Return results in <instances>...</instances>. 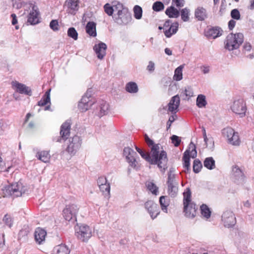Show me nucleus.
Masks as SVG:
<instances>
[{"label":"nucleus","mask_w":254,"mask_h":254,"mask_svg":"<svg viewBox=\"0 0 254 254\" xmlns=\"http://www.w3.org/2000/svg\"><path fill=\"white\" fill-rule=\"evenodd\" d=\"M145 140L150 148V153L145 152L138 147L136 150L141 157L150 164L157 165L160 171L164 172L168 168V159L167 152L163 149L160 144H155L146 134L145 135Z\"/></svg>","instance_id":"f257e3e1"},{"label":"nucleus","mask_w":254,"mask_h":254,"mask_svg":"<svg viewBox=\"0 0 254 254\" xmlns=\"http://www.w3.org/2000/svg\"><path fill=\"white\" fill-rule=\"evenodd\" d=\"M243 35L242 33H230L226 37L225 44V48L232 51L238 49L243 42Z\"/></svg>","instance_id":"f03ea898"},{"label":"nucleus","mask_w":254,"mask_h":254,"mask_svg":"<svg viewBox=\"0 0 254 254\" xmlns=\"http://www.w3.org/2000/svg\"><path fill=\"white\" fill-rule=\"evenodd\" d=\"M26 187L21 182L13 183L11 185L5 187L2 190L5 196L13 195L20 196L25 193Z\"/></svg>","instance_id":"7ed1b4c3"},{"label":"nucleus","mask_w":254,"mask_h":254,"mask_svg":"<svg viewBox=\"0 0 254 254\" xmlns=\"http://www.w3.org/2000/svg\"><path fill=\"white\" fill-rule=\"evenodd\" d=\"M222 134L229 144L234 146L240 145L241 140L239 133L232 127H227L224 128L222 130Z\"/></svg>","instance_id":"20e7f679"},{"label":"nucleus","mask_w":254,"mask_h":254,"mask_svg":"<svg viewBox=\"0 0 254 254\" xmlns=\"http://www.w3.org/2000/svg\"><path fill=\"white\" fill-rule=\"evenodd\" d=\"M230 110L236 115L242 117L245 115L247 108L246 103L242 99H236L230 105Z\"/></svg>","instance_id":"39448f33"},{"label":"nucleus","mask_w":254,"mask_h":254,"mask_svg":"<svg viewBox=\"0 0 254 254\" xmlns=\"http://www.w3.org/2000/svg\"><path fill=\"white\" fill-rule=\"evenodd\" d=\"M75 235L79 240L87 242L92 236V229L86 225H81L76 229Z\"/></svg>","instance_id":"423d86ee"},{"label":"nucleus","mask_w":254,"mask_h":254,"mask_svg":"<svg viewBox=\"0 0 254 254\" xmlns=\"http://www.w3.org/2000/svg\"><path fill=\"white\" fill-rule=\"evenodd\" d=\"M94 102L87 92L79 100L77 104L78 110L80 112H85L93 105Z\"/></svg>","instance_id":"0eeeda50"},{"label":"nucleus","mask_w":254,"mask_h":254,"mask_svg":"<svg viewBox=\"0 0 254 254\" xmlns=\"http://www.w3.org/2000/svg\"><path fill=\"white\" fill-rule=\"evenodd\" d=\"M197 155V152L195 149V145L190 143L189 144V148L187 150L184 154L183 160L184 161V166L188 171L190 168V158H194Z\"/></svg>","instance_id":"6e6552de"},{"label":"nucleus","mask_w":254,"mask_h":254,"mask_svg":"<svg viewBox=\"0 0 254 254\" xmlns=\"http://www.w3.org/2000/svg\"><path fill=\"white\" fill-rule=\"evenodd\" d=\"M97 184L102 194L105 197L109 198L110 195V184L106 178L103 176L99 177L97 181Z\"/></svg>","instance_id":"1a4fd4ad"},{"label":"nucleus","mask_w":254,"mask_h":254,"mask_svg":"<svg viewBox=\"0 0 254 254\" xmlns=\"http://www.w3.org/2000/svg\"><path fill=\"white\" fill-rule=\"evenodd\" d=\"M222 221L224 226L228 228L234 226L236 223L234 214L229 210L223 212L222 215Z\"/></svg>","instance_id":"9d476101"},{"label":"nucleus","mask_w":254,"mask_h":254,"mask_svg":"<svg viewBox=\"0 0 254 254\" xmlns=\"http://www.w3.org/2000/svg\"><path fill=\"white\" fill-rule=\"evenodd\" d=\"M12 88L16 92L20 94H24L29 96L32 95V90L31 88L26 85L19 83L14 80L11 83Z\"/></svg>","instance_id":"9b49d317"},{"label":"nucleus","mask_w":254,"mask_h":254,"mask_svg":"<svg viewBox=\"0 0 254 254\" xmlns=\"http://www.w3.org/2000/svg\"><path fill=\"white\" fill-rule=\"evenodd\" d=\"M26 7L30 9L28 16V22L31 24H36L39 22V11L37 6L29 4L25 5Z\"/></svg>","instance_id":"f8f14e48"},{"label":"nucleus","mask_w":254,"mask_h":254,"mask_svg":"<svg viewBox=\"0 0 254 254\" xmlns=\"http://www.w3.org/2000/svg\"><path fill=\"white\" fill-rule=\"evenodd\" d=\"M81 145V139L78 136H74L69 140L67 150L71 154H74L80 148Z\"/></svg>","instance_id":"ddd939ff"},{"label":"nucleus","mask_w":254,"mask_h":254,"mask_svg":"<svg viewBox=\"0 0 254 254\" xmlns=\"http://www.w3.org/2000/svg\"><path fill=\"white\" fill-rule=\"evenodd\" d=\"M78 207L75 204L68 205L63 210V216L66 220H70L78 211Z\"/></svg>","instance_id":"4468645a"},{"label":"nucleus","mask_w":254,"mask_h":254,"mask_svg":"<svg viewBox=\"0 0 254 254\" xmlns=\"http://www.w3.org/2000/svg\"><path fill=\"white\" fill-rule=\"evenodd\" d=\"M124 156L130 165L135 167L136 166V161L135 158V152L130 147H126L124 149Z\"/></svg>","instance_id":"2eb2a0df"},{"label":"nucleus","mask_w":254,"mask_h":254,"mask_svg":"<svg viewBox=\"0 0 254 254\" xmlns=\"http://www.w3.org/2000/svg\"><path fill=\"white\" fill-rule=\"evenodd\" d=\"M145 207L152 219L156 218L160 213L159 208L157 204L152 201L146 202Z\"/></svg>","instance_id":"dca6fc26"},{"label":"nucleus","mask_w":254,"mask_h":254,"mask_svg":"<svg viewBox=\"0 0 254 254\" xmlns=\"http://www.w3.org/2000/svg\"><path fill=\"white\" fill-rule=\"evenodd\" d=\"M107 48L106 44L101 42L94 45L93 50L99 59L102 60L104 58L106 54Z\"/></svg>","instance_id":"f3484780"},{"label":"nucleus","mask_w":254,"mask_h":254,"mask_svg":"<svg viewBox=\"0 0 254 254\" xmlns=\"http://www.w3.org/2000/svg\"><path fill=\"white\" fill-rule=\"evenodd\" d=\"M197 207L195 203L184 205L185 216L189 218H193L196 215Z\"/></svg>","instance_id":"a211bd4d"},{"label":"nucleus","mask_w":254,"mask_h":254,"mask_svg":"<svg viewBox=\"0 0 254 254\" xmlns=\"http://www.w3.org/2000/svg\"><path fill=\"white\" fill-rule=\"evenodd\" d=\"M231 178L236 183H239L244 180V174L242 170L237 166H234L232 169Z\"/></svg>","instance_id":"6ab92c4d"},{"label":"nucleus","mask_w":254,"mask_h":254,"mask_svg":"<svg viewBox=\"0 0 254 254\" xmlns=\"http://www.w3.org/2000/svg\"><path fill=\"white\" fill-rule=\"evenodd\" d=\"M115 12H117V16L119 19H123L127 17L128 15V10L125 8L123 5L120 3H118L115 5Z\"/></svg>","instance_id":"aec40b11"},{"label":"nucleus","mask_w":254,"mask_h":254,"mask_svg":"<svg viewBox=\"0 0 254 254\" xmlns=\"http://www.w3.org/2000/svg\"><path fill=\"white\" fill-rule=\"evenodd\" d=\"M222 34V30L218 27L211 28L206 32V35L207 37L213 39H215L220 36Z\"/></svg>","instance_id":"412c9836"},{"label":"nucleus","mask_w":254,"mask_h":254,"mask_svg":"<svg viewBox=\"0 0 254 254\" xmlns=\"http://www.w3.org/2000/svg\"><path fill=\"white\" fill-rule=\"evenodd\" d=\"M47 235L46 232L41 228H38L36 229L35 232V239L36 241L41 244L44 241Z\"/></svg>","instance_id":"4be33fe9"},{"label":"nucleus","mask_w":254,"mask_h":254,"mask_svg":"<svg viewBox=\"0 0 254 254\" xmlns=\"http://www.w3.org/2000/svg\"><path fill=\"white\" fill-rule=\"evenodd\" d=\"M180 101V98L178 96L173 97L168 104V110L170 112L175 111L178 108Z\"/></svg>","instance_id":"5701e85b"},{"label":"nucleus","mask_w":254,"mask_h":254,"mask_svg":"<svg viewBox=\"0 0 254 254\" xmlns=\"http://www.w3.org/2000/svg\"><path fill=\"white\" fill-rule=\"evenodd\" d=\"M194 15L198 20H203L207 17L206 9L203 7H198L195 10Z\"/></svg>","instance_id":"b1692460"},{"label":"nucleus","mask_w":254,"mask_h":254,"mask_svg":"<svg viewBox=\"0 0 254 254\" xmlns=\"http://www.w3.org/2000/svg\"><path fill=\"white\" fill-rule=\"evenodd\" d=\"M70 124L68 122L64 123L61 127L60 134L62 138L66 139L69 135Z\"/></svg>","instance_id":"393cba45"},{"label":"nucleus","mask_w":254,"mask_h":254,"mask_svg":"<svg viewBox=\"0 0 254 254\" xmlns=\"http://www.w3.org/2000/svg\"><path fill=\"white\" fill-rule=\"evenodd\" d=\"M70 250L65 245H59L56 246L53 250V254H69Z\"/></svg>","instance_id":"a878e982"},{"label":"nucleus","mask_w":254,"mask_h":254,"mask_svg":"<svg viewBox=\"0 0 254 254\" xmlns=\"http://www.w3.org/2000/svg\"><path fill=\"white\" fill-rule=\"evenodd\" d=\"M110 112V106L106 102H102L100 103L98 116L100 117L107 115Z\"/></svg>","instance_id":"bb28decb"},{"label":"nucleus","mask_w":254,"mask_h":254,"mask_svg":"<svg viewBox=\"0 0 254 254\" xmlns=\"http://www.w3.org/2000/svg\"><path fill=\"white\" fill-rule=\"evenodd\" d=\"M79 0H66L65 4L70 12L76 11L78 8Z\"/></svg>","instance_id":"cd10ccee"},{"label":"nucleus","mask_w":254,"mask_h":254,"mask_svg":"<svg viewBox=\"0 0 254 254\" xmlns=\"http://www.w3.org/2000/svg\"><path fill=\"white\" fill-rule=\"evenodd\" d=\"M165 13L171 18H178L180 14L179 10L173 6L168 7L165 11Z\"/></svg>","instance_id":"c85d7f7f"},{"label":"nucleus","mask_w":254,"mask_h":254,"mask_svg":"<svg viewBox=\"0 0 254 254\" xmlns=\"http://www.w3.org/2000/svg\"><path fill=\"white\" fill-rule=\"evenodd\" d=\"M86 31L90 36L95 37L97 35L96 24L93 22H88L86 26Z\"/></svg>","instance_id":"c756f323"},{"label":"nucleus","mask_w":254,"mask_h":254,"mask_svg":"<svg viewBox=\"0 0 254 254\" xmlns=\"http://www.w3.org/2000/svg\"><path fill=\"white\" fill-rule=\"evenodd\" d=\"M38 158L44 162H48L50 159L51 156L48 151H41L37 153Z\"/></svg>","instance_id":"7c9ffc66"},{"label":"nucleus","mask_w":254,"mask_h":254,"mask_svg":"<svg viewBox=\"0 0 254 254\" xmlns=\"http://www.w3.org/2000/svg\"><path fill=\"white\" fill-rule=\"evenodd\" d=\"M179 23L175 22L173 23L168 30L165 31V35L167 37H170L173 34L176 33L178 29Z\"/></svg>","instance_id":"2f4dec72"},{"label":"nucleus","mask_w":254,"mask_h":254,"mask_svg":"<svg viewBox=\"0 0 254 254\" xmlns=\"http://www.w3.org/2000/svg\"><path fill=\"white\" fill-rule=\"evenodd\" d=\"M196 104L198 108L205 107L207 104L205 96L203 94L198 95L196 98Z\"/></svg>","instance_id":"473e14b6"},{"label":"nucleus","mask_w":254,"mask_h":254,"mask_svg":"<svg viewBox=\"0 0 254 254\" xmlns=\"http://www.w3.org/2000/svg\"><path fill=\"white\" fill-rule=\"evenodd\" d=\"M160 204L162 211L165 213L168 212L167 207L169 205V201L165 196H162L159 199Z\"/></svg>","instance_id":"72a5a7b5"},{"label":"nucleus","mask_w":254,"mask_h":254,"mask_svg":"<svg viewBox=\"0 0 254 254\" xmlns=\"http://www.w3.org/2000/svg\"><path fill=\"white\" fill-rule=\"evenodd\" d=\"M51 89H49L45 94L43 98L38 102V105L44 106L48 103H50V92Z\"/></svg>","instance_id":"f704fd0d"},{"label":"nucleus","mask_w":254,"mask_h":254,"mask_svg":"<svg viewBox=\"0 0 254 254\" xmlns=\"http://www.w3.org/2000/svg\"><path fill=\"white\" fill-rule=\"evenodd\" d=\"M178 191V184L176 182L172 181L169 183L168 192L169 194L174 195Z\"/></svg>","instance_id":"c9c22d12"},{"label":"nucleus","mask_w":254,"mask_h":254,"mask_svg":"<svg viewBox=\"0 0 254 254\" xmlns=\"http://www.w3.org/2000/svg\"><path fill=\"white\" fill-rule=\"evenodd\" d=\"M190 203H194L191 201L190 190L187 189L186 191L184 192V206L190 204Z\"/></svg>","instance_id":"e433bc0d"},{"label":"nucleus","mask_w":254,"mask_h":254,"mask_svg":"<svg viewBox=\"0 0 254 254\" xmlns=\"http://www.w3.org/2000/svg\"><path fill=\"white\" fill-rule=\"evenodd\" d=\"M184 66L180 65L175 70L173 78L176 81H180L183 78V69Z\"/></svg>","instance_id":"4c0bfd02"},{"label":"nucleus","mask_w":254,"mask_h":254,"mask_svg":"<svg viewBox=\"0 0 254 254\" xmlns=\"http://www.w3.org/2000/svg\"><path fill=\"white\" fill-rule=\"evenodd\" d=\"M201 214L203 217L208 219L211 215V211L209 207L205 204L200 206Z\"/></svg>","instance_id":"58836bf2"},{"label":"nucleus","mask_w":254,"mask_h":254,"mask_svg":"<svg viewBox=\"0 0 254 254\" xmlns=\"http://www.w3.org/2000/svg\"><path fill=\"white\" fill-rule=\"evenodd\" d=\"M2 221L5 225L9 228H11L12 226L14 223L12 217L8 214H6L4 216L2 219Z\"/></svg>","instance_id":"ea45409f"},{"label":"nucleus","mask_w":254,"mask_h":254,"mask_svg":"<svg viewBox=\"0 0 254 254\" xmlns=\"http://www.w3.org/2000/svg\"><path fill=\"white\" fill-rule=\"evenodd\" d=\"M182 19L185 21H188L190 19V10L186 7L181 10Z\"/></svg>","instance_id":"a19ab883"},{"label":"nucleus","mask_w":254,"mask_h":254,"mask_svg":"<svg viewBox=\"0 0 254 254\" xmlns=\"http://www.w3.org/2000/svg\"><path fill=\"white\" fill-rule=\"evenodd\" d=\"M126 90L130 93H135L138 90V87L135 83L130 82L127 84Z\"/></svg>","instance_id":"79ce46f5"},{"label":"nucleus","mask_w":254,"mask_h":254,"mask_svg":"<svg viewBox=\"0 0 254 254\" xmlns=\"http://www.w3.org/2000/svg\"><path fill=\"white\" fill-rule=\"evenodd\" d=\"M204 166L208 169H213L215 167V161L211 157L207 158L204 162Z\"/></svg>","instance_id":"37998d69"},{"label":"nucleus","mask_w":254,"mask_h":254,"mask_svg":"<svg viewBox=\"0 0 254 254\" xmlns=\"http://www.w3.org/2000/svg\"><path fill=\"white\" fill-rule=\"evenodd\" d=\"M12 165L6 167V163L4 161L1 156H0V170L1 171L8 173L10 171Z\"/></svg>","instance_id":"c03bdc74"},{"label":"nucleus","mask_w":254,"mask_h":254,"mask_svg":"<svg viewBox=\"0 0 254 254\" xmlns=\"http://www.w3.org/2000/svg\"><path fill=\"white\" fill-rule=\"evenodd\" d=\"M148 190L155 195L158 194V188L152 182H149L147 185Z\"/></svg>","instance_id":"a18cd8bd"},{"label":"nucleus","mask_w":254,"mask_h":254,"mask_svg":"<svg viewBox=\"0 0 254 254\" xmlns=\"http://www.w3.org/2000/svg\"><path fill=\"white\" fill-rule=\"evenodd\" d=\"M67 35L74 40H77L78 39V33L73 27H70L68 29Z\"/></svg>","instance_id":"49530a36"},{"label":"nucleus","mask_w":254,"mask_h":254,"mask_svg":"<svg viewBox=\"0 0 254 254\" xmlns=\"http://www.w3.org/2000/svg\"><path fill=\"white\" fill-rule=\"evenodd\" d=\"M134 15L135 18L139 19L142 17V10L141 7L135 5L133 8Z\"/></svg>","instance_id":"de8ad7c7"},{"label":"nucleus","mask_w":254,"mask_h":254,"mask_svg":"<svg viewBox=\"0 0 254 254\" xmlns=\"http://www.w3.org/2000/svg\"><path fill=\"white\" fill-rule=\"evenodd\" d=\"M202 168V164L198 160H195L193 162V170L195 173H198Z\"/></svg>","instance_id":"09e8293b"},{"label":"nucleus","mask_w":254,"mask_h":254,"mask_svg":"<svg viewBox=\"0 0 254 254\" xmlns=\"http://www.w3.org/2000/svg\"><path fill=\"white\" fill-rule=\"evenodd\" d=\"M164 8V4L161 1H156L154 3L152 8L155 11H159Z\"/></svg>","instance_id":"8fccbe9b"},{"label":"nucleus","mask_w":254,"mask_h":254,"mask_svg":"<svg viewBox=\"0 0 254 254\" xmlns=\"http://www.w3.org/2000/svg\"><path fill=\"white\" fill-rule=\"evenodd\" d=\"M104 7L106 13L110 16L112 15L113 11H115V5L112 7L110 4L106 3Z\"/></svg>","instance_id":"3c124183"},{"label":"nucleus","mask_w":254,"mask_h":254,"mask_svg":"<svg viewBox=\"0 0 254 254\" xmlns=\"http://www.w3.org/2000/svg\"><path fill=\"white\" fill-rule=\"evenodd\" d=\"M171 140L172 143L176 147L178 146L181 142V138L176 135H172L171 137Z\"/></svg>","instance_id":"603ef678"},{"label":"nucleus","mask_w":254,"mask_h":254,"mask_svg":"<svg viewBox=\"0 0 254 254\" xmlns=\"http://www.w3.org/2000/svg\"><path fill=\"white\" fill-rule=\"evenodd\" d=\"M183 93L186 96V97L188 99H189L193 96V90L192 88L190 87H188L186 88L184 90Z\"/></svg>","instance_id":"864d4df0"},{"label":"nucleus","mask_w":254,"mask_h":254,"mask_svg":"<svg viewBox=\"0 0 254 254\" xmlns=\"http://www.w3.org/2000/svg\"><path fill=\"white\" fill-rule=\"evenodd\" d=\"M204 138L206 146L210 148H212L214 146V141L213 139L211 137L207 138L206 135H204Z\"/></svg>","instance_id":"5fc2aeb1"},{"label":"nucleus","mask_w":254,"mask_h":254,"mask_svg":"<svg viewBox=\"0 0 254 254\" xmlns=\"http://www.w3.org/2000/svg\"><path fill=\"white\" fill-rule=\"evenodd\" d=\"M50 28L54 31H58L59 29V23L56 20H53L50 23Z\"/></svg>","instance_id":"6e6d98bb"},{"label":"nucleus","mask_w":254,"mask_h":254,"mask_svg":"<svg viewBox=\"0 0 254 254\" xmlns=\"http://www.w3.org/2000/svg\"><path fill=\"white\" fill-rule=\"evenodd\" d=\"M231 14L233 18L237 20L239 19L240 14L239 11L237 9H234L232 10Z\"/></svg>","instance_id":"4d7b16f0"},{"label":"nucleus","mask_w":254,"mask_h":254,"mask_svg":"<svg viewBox=\"0 0 254 254\" xmlns=\"http://www.w3.org/2000/svg\"><path fill=\"white\" fill-rule=\"evenodd\" d=\"M172 1L177 7H182L185 4L184 0H172Z\"/></svg>","instance_id":"13d9d810"},{"label":"nucleus","mask_w":254,"mask_h":254,"mask_svg":"<svg viewBox=\"0 0 254 254\" xmlns=\"http://www.w3.org/2000/svg\"><path fill=\"white\" fill-rule=\"evenodd\" d=\"M149 71H153L155 69V64L152 62H150L147 67Z\"/></svg>","instance_id":"bf43d9fd"},{"label":"nucleus","mask_w":254,"mask_h":254,"mask_svg":"<svg viewBox=\"0 0 254 254\" xmlns=\"http://www.w3.org/2000/svg\"><path fill=\"white\" fill-rule=\"evenodd\" d=\"M244 48L246 51H250L252 49L251 45L249 43H246L244 45Z\"/></svg>","instance_id":"052dcab7"},{"label":"nucleus","mask_w":254,"mask_h":254,"mask_svg":"<svg viewBox=\"0 0 254 254\" xmlns=\"http://www.w3.org/2000/svg\"><path fill=\"white\" fill-rule=\"evenodd\" d=\"M201 70L204 74L208 73L209 72V67L207 66H203L201 67Z\"/></svg>","instance_id":"680f3d73"},{"label":"nucleus","mask_w":254,"mask_h":254,"mask_svg":"<svg viewBox=\"0 0 254 254\" xmlns=\"http://www.w3.org/2000/svg\"><path fill=\"white\" fill-rule=\"evenodd\" d=\"M174 120H175V119H174V117H171L169 118V119L167 122V128H169L170 127L172 123L173 122Z\"/></svg>","instance_id":"e2e57ef3"},{"label":"nucleus","mask_w":254,"mask_h":254,"mask_svg":"<svg viewBox=\"0 0 254 254\" xmlns=\"http://www.w3.org/2000/svg\"><path fill=\"white\" fill-rule=\"evenodd\" d=\"M236 22L233 20H230L229 22V27L230 29H232L235 25Z\"/></svg>","instance_id":"0e129e2a"},{"label":"nucleus","mask_w":254,"mask_h":254,"mask_svg":"<svg viewBox=\"0 0 254 254\" xmlns=\"http://www.w3.org/2000/svg\"><path fill=\"white\" fill-rule=\"evenodd\" d=\"M11 17H12V24L13 25L16 24L17 23L16 15L15 14H12L11 15Z\"/></svg>","instance_id":"69168bd1"},{"label":"nucleus","mask_w":254,"mask_h":254,"mask_svg":"<svg viewBox=\"0 0 254 254\" xmlns=\"http://www.w3.org/2000/svg\"><path fill=\"white\" fill-rule=\"evenodd\" d=\"M5 240L4 236L2 235L0 236V246L2 247L4 245Z\"/></svg>","instance_id":"338daca9"},{"label":"nucleus","mask_w":254,"mask_h":254,"mask_svg":"<svg viewBox=\"0 0 254 254\" xmlns=\"http://www.w3.org/2000/svg\"><path fill=\"white\" fill-rule=\"evenodd\" d=\"M251 203L249 200H246L244 202V206L247 208H249L251 206Z\"/></svg>","instance_id":"774afa93"}]
</instances>
